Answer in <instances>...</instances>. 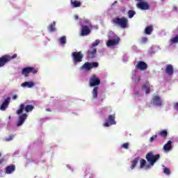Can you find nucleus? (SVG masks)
I'll use <instances>...</instances> for the list:
<instances>
[{
	"instance_id": "1",
	"label": "nucleus",
	"mask_w": 178,
	"mask_h": 178,
	"mask_svg": "<svg viewBox=\"0 0 178 178\" xmlns=\"http://www.w3.org/2000/svg\"><path fill=\"white\" fill-rule=\"evenodd\" d=\"M99 84H101V79L95 75H92L89 79V86L95 87L92 91L93 99L98 98V90H99V88L97 86H99Z\"/></svg>"
},
{
	"instance_id": "2",
	"label": "nucleus",
	"mask_w": 178,
	"mask_h": 178,
	"mask_svg": "<svg viewBox=\"0 0 178 178\" xmlns=\"http://www.w3.org/2000/svg\"><path fill=\"white\" fill-rule=\"evenodd\" d=\"M112 22L115 26H119L121 29H127L129 27V19L124 17H115L112 19Z\"/></svg>"
},
{
	"instance_id": "3",
	"label": "nucleus",
	"mask_w": 178,
	"mask_h": 178,
	"mask_svg": "<svg viewBox=\"0 0 178 178\" xmlns=\"http://www.w3.org/2000/svg\"><path fill=\"white\" fill-rule=\"evenodd\" d=\"M99 45V40H96L90 47V49L88 51V58H90V59H92L93 58H95V55L97 54V47Z\"/></svg>"
},
{
	"instance_id": "4",
	"label": "nucleus",
	"mask_w": 178,
	"mask_h": 178,
	"mask_svg": "<svg viewBox=\"0 0 178 178\" xmlns=\"http://www.w3.org/2000/svg\"><path fill=\"white\" fill-rule=\"evenodd\" d=\"M15 58H17V54H15L13 56L6 54L0 57V67H3L5 65L9 63V62H10L12 59H15Z\"/></svg>"
},
{
	"instance_id": "5",
	"label": "nucleus",
	"mask_w": 178,
	"mask_h": 178,
	"mask_svg": "<svg viewBox=\"0 0 178 178\" xmlns=\"http://www.w3.org/2000/svg\"><path fill=\"white\" fill-rule=\"evenodd\" d=\"M34 109V106L28 104L24 106V104H21L19 105V108L17 111V115H22L23 111H25L26 113L31 112Z\"/></svg>"
},
{
	"instance_id": "6",
	"label": "nucleus",
	"mask_w": 178,
	"mask_h": 178,
	"mask_svg": "<svg viewBox=\"0 0 178 178\" xmlns=\"http://www.w3.org/2000/svg\"><path fill=\"white\" fill-rule=\"evenodd\" d=\"M72 60L74 63H80V62H83V55L81 51H74L72 54Z\"/></svg>"
},
{
	"instance_id": "7",
	"label": "nucleus",
	"mask_w": 178,
	"mask_h": 178,
	"mask_svg": "<svg viewBox=\"0 0 178 178\" xmlns=\"http://www.w3.org/2000/svg\"><path fill=\"white\" fill-rule=\"evenodd\" d=\"M38 72V70L33 67H24L22 70V74L24 76V77H29V74H30V73H33V74H37Z\"/></svg>"
},
{
	"instance_id": "8",
	"label": "nucleus",
	"mask_w": 178,
	"mask_h": 178,
	"mask_svg": "<svg viewBox=\"0 0 178 178\" xmlns=\"http://www.w3.org/2000/svg\"><path fill=\"white\" fill-rule=\"evenodd\" d=\"M98 66H99V64L97 62H86L82 66V69H86V70H91V69H93V67H98Z\"/></svg>"
},
{
	"instance_id": "9",
	"label": "nucleus",
	"mask_w": 178,
	"mask_h": 178,
	"mask_svg": "<svg viewBox=\"0 0 178 178\" xmlns=\"http://www.w3.org/2000/svg\"><path fill=\"white\" fill-rule=\"evenodd\" d=\"M115 114L108 115V122L104 124V127H109V126L116 124V121H115Z\"/></svg>"
},
{
	"instance_id": "10",
	"label": "nucleus",
	"mask_w": 178,
	"mask_h": 178,
	"mask_svg": "<svg viewBox=\"0 0 178 178\" xmlns=\"http://www.w3.org/2000/svg\"><path fill=\"white\" fill-rule=\"evenodd\" d=\"M81 37H86V35H88L91 33L90 27L88 26L81 25Z\"/></svg>"
},
{
	"instance_id": "11",
	"label": "nucleus",
	"mask_w": 178,
	"mask_h": 178,
	"mask_svg": "<svg viewBox=\"0 0 178 178\" xmlns=\"http://www.w3.org/2000/svg\"><path fill=\"white\" fill-rule=\"evenodd\" d=\"M28 115L26 113H23L21 115L19 116L18 121L17 122V127H20L24 122L27 120Z\"/></svg>"
},
{
	"instance_id": "12",
	"label": "nucleus",
	"mask_w": 178,
	"mask_h": 178,
	"mask_svg": "<svg viewBox=\"0 0 178 178\" xmlns=\"http://www.w3.org/2000/svg\"><path fill=\"white\" fill-rule=\"evenodd\" d=\"M137 8L141 9L142 10H149V5L148 4V3L145 1H140L137 4Z\"/></svg>"
},
{
	"instance_id": "13",
	"label": "nucleus",
	"mask_w": 178,
	"mask_h": 178,
	"mask_svg": "<svg viewBox=\"0 0 178 178\" xmlns=\"http://www.w3.org/2000/svg\"><path fill=\"white\" fill-rule=\"evenodd\" d=\"M147 68L148 65H147V63L144 61H139L136 65V69H138V70H147Z\"/></svg>"
},
{
	"instance_id": "14",
	"label": "nucleus",
	"mask_w": 178,
	"mask_h": 178,
	"mask_svg": "<svg viewBox=\"0 0 178 178\" xmlns=\"http://www.w3.org/2000/svg\"><path fill=\"white\" fill-rule=\"evenodd\" d=\"M146 159L151 168V166H154V165H155V162L159 159V156H146Z\"/></svg>"
},
{
	"instance_id": "15",
	"label": "nucleus",
	"mask_w": 178,
	"mask_h": 178,
	"mask_svg": "<svg viewBox=\"0 0 178 178\" xmlns=\"http://www.w3.org/2000/svg\"><path fill=\"white\" fill-rule=\"evenodd\" d=\"M120 41V38H117L113 40H109L106 42L107 47H115V45H118L119 44V42Z\"/></svg>"
},
{
	"instance_id": "16",
	"label": "nucleus",
	"mask_w": 178,
	"mask_h": 178,
	"mask_svg": "<svg viewBox=\"0 0 178 178\" xmlns=\"http://www.w3.org/2000/svg\"><path fill=\"white\" fill-rule=\"evenodd\" d=\"M153 105L156 106H162V99L161 97L156 95L152 98Z\"/></svg>"
},
{
	"instance_id": "17",
	"label": "nucleus",
	"mask_w": 178,
	"mask_h": 178,
	"mask_svg": "<svg viewBox=\"0 0 178 178\" xmlns=\"http://www.w3.org/2000/svg\"><path fill=\"white\" fill-rule=\"evenodd\" d=\"M140 169H145V170H148V169H151V165L147 164V161L145 159H140Z\"/></svg>"
},
{
	"instance_id": "18",
	"label": "nucleus",
	"mask_w": 178,
	"mask_h": 178,
	"mask_svg": "<svg viewBox=\"0 0 178 178\" xmlns=\"http://www.w3.org/2000/svg\"><path fill=\"white\" fill-rule=\"evenodd\" d=\"M15 170H16V165L12 164L10 165H8L6 168L5 173L6 175H12V173H13V172H15Z\"/></svg>"
},
{
	"instance_id": "19",
	"label": "nucleus",
	"mask_w": 178,
	"mask_h": 178,
	"mask_svg": "<svg viewBox=\"0 0 178 178\" xmlns=\"http://www.w3.org/2000/svg\"><path fill=\"white\" fill-rule=\"evenodd\" d=\"M10 102V97H7L4 102L2 103L0 109L1 111H6V108L9 106V104Z\"/></svg>"
},
{
	"instance_id": "20",
	"label": "nucleus",
	"mask_w": 178,
	"mask_h": 178,
	"mask_svg": "<svg viewBox=\"0 0 178 178\" xmlns=\"http://www.w3.org/2000/svg\"><path fill=\"white\" fill-rule=\"evenodd\" d=\"M174 72L175 70H173V65L170 64L165 67V73L169 76L173 75Z\"/></svg>"
},
{
	"instance_id": "21",
	"label": "nucleus",
	"mask_w": 178,
	"mask_h": 178,
	"mask_svg": "<svg viewBox=\"0 0 178 178\" xmlns=\"http://www.w3.org/2000/svg\"><path fill=\"white\" fill-rule=\"evenodd\" d=\"M163 149H164V151H165V152H169V151H171L172 142L170 140H168V143L164 145Z\"/></svg>"
},
{
	"instance_id": "22",
	"label": "nucleus",
	"mask_w": 178,
	"mask_h": 178,
	"mask_svg": "<svg viewBox=\"0 0 178 178\" xmlns=\"http://www.w3.org/2000/svg\"><path fill=\"white\" fill-rule=\"evenodd\" d=\"M152 31H154V27L152 25L146 26L145 29V34H147V35H151V34H152Z\"/></svg>"
},
{
	"instance_id": "23",
	"label": "nucleus",
	"mask_w": 178,
	"mask_h": 178,
	"mask_svg": "<svg viewBox=\"0 0 178 178\" xmlns=\"http://www.w3.org/2000/svg\"><path fill=\"white\" fill-rule=\"evenodd\" d=\"M22 87H24V88L27 87L28 88H31L32 87H34V82H33V81L24 82L22 84Z\"/></svg>"
},
{
	"instance_id": "24",
	"label": "nucleus",
	"mask_w": 178,
	"mask_h": 178,
	"mask_svg": "<svg viewBox=\"0 0 178 178\" xmlns=\"http://www.w3.org/2000/svg\"><path fill=\"white\" fill-rule=\"evenodd\" d=\"M142 90H145V93L146 94H149L150 92V88H149V82H147L146 83H145L143 86H142Z\"/></svg>"
},
{
	"instance_id": "25",
	"label": "nucleus",
	"mask_w": 178,
	"mask_h": 178,
	"mask_svg": "<svg viewBox=\"0 0 178 178\" xmlns=\"http://www.w3.org/2000/svg\"><path fill=\"white\" fill-rule=\"evenodd\" d=\"M56 22H54L53 23L50 24L48 26V30L50 33H54L56 31V28H55Z\"/></svg>"
},
{
	"instance_id": "26",
	"label": "nucleus",
	"mask_w": 178,
	"mask_h": 178,
	"mask_svg": "<svg viewBox=\"0 0 178 178\" xmlns=\"http://www.w3.org/2000/svg\"><path fill=\"white\" fill-rule=\"evenodd\" d=\"M71 3L73 5L74 8H80V6H81V2L76 0L74 1L71 0Z\"/></svg>"
},
{
	"instance_id": "27",
	"label": "nucleus",
	"mask_w": 178,
	"mask_h": 178,
	"mask_svg": "<svg viewBox=\"0 0 178 178\" xmlns=\"http://www.w3.org/2000/svg\"><path fill=\"white\" fill-rule=\"evenodd\" d=\"M159 135L161 137H163V138H167L168 137V131L166 129H163L159 131Z\"/></svg>"
},
{
	"instance_id": "28",
	"label": "nucleus",
	"mask_w": 178,
	"mask_h": 178,
	"mask_svg": "<svg viewBox=\"0 0 178 178\" xmlns=\"http://www.w3.org/2000/svg\"><path fill=\"white\" fill-rule=\"evenodd\" d=\"M138 161H140V159L138 157L136 158L133 161L132 164L131 165V169H134L136 166H137V163H138Z\"/></svg>"
},
{
	"instance_id": "29",
	"label": "nucleus",
	"mask_w": 178,
	"mask_h": 178,
	"mask_svg": "<svg viewBox=\"0 0 178 178\" xmlns=\"http://www.w3.org/2000/svg\"><path fill=\"white\" fill-rule=\"evenodd\" d=\"M129 147H130V143L129 142L124 143L121 145V148H122V149H129Z\"/></svg>"
},
{
	"instance_id": "30",
	"label": "nucleus",
	"mask_w": 178,
	"mask_h": 178,
	"mask_svg": "<svg viewBox=\"0 0 178 178\" xmlns=\"http://www.w3.org/2000/svg\"><path fill=\"white\" fill-rule=\"evenodd\" d=\"M134 15H136V11L133 10H129L128 11V16L129 17V19H131L134 17Z\"/></svg>"
},
{
	"instance_id": "31",
	"label": "nucleus",
	"mask_w": 178,
	"mask_h": 178,
	"mask_svg": "<svg viewBox=\"0 0 178 178\" xmlns=\"http://www.w3.org/2000/svg\"><path fill=\"white\" fill-rule=\"evenodd\" d=\"M59 42L62 45H65L66 44V36H63L59 39Z\"/></svg>"
},
{
	"instance_id": "32",
	"label": "nucleus",
	"mask_w": 178,
	"mask_h": 178,
	"mask_svg": "<svg viewBox=\"0 0 178 178\" xmlns=\"http://www.w3.org/2000/svg\"><path fill=\"white\" fill-rule=\"evenodd\" d=\"M163 173H165V175H167V176H169L170 175V170L168 168H164Z\"/></svg>"
},
{
	"instance_id": "33",
	"label": "nucleus",
	"mask_w": 178,
	"mask_h": 178,
	"mask_svg": "<svg viewBox=\"0 0 178 178\" xmlns=\"http://www.w3.org/2000/svg\"><path fill=\"white\" fill-rule=\"evenodd\" d=\"M13 138H15V135H10L8 138H5V141H12V140H13Z\"/></svg>"
},
{
	"instance_id": "34",
	"label": "nucleus",
	"mask_w": 178,
	"mask_h": 178,
	"mask_svg": "<svg viewBox=\"0 0 178 178\" xmlns=\"http://www.w3.org/2000/svg\"><path fill=\"white\" fill-rule=\"evenodd\" d=\"M83 23L84 24H88V27H90V29L92 28V24H91V22H90V21L85 19L83 21Z\"/></svg>"
},
{
	"instance_id": "35",
	"label": "nucleus",
	"mask_w": 178,
	"mask_h": 178,
	"mask_svg": "<svg viewBox=\"0 0 178 178\" xmlns=\"http://www.w3.org/2000/svg\"><path fill=\"white\" fill-rule=\"evenodd\" d=\"M146 156H159V154L154 155V153L152 152H149L146 154Z\"/></svg>"
},
{
	"instance_id": "36",
	"label": "nucleus",
	"mask_w": 178,
	"mask_h": 178,
	"mask_svg": "<svg viewBox=\"0 0 178 178\" xmlns=\"http://www.w3.org/2000/svg\"><path fill=\"white\" fill-rule=\"evenodd\" d=\"M155 138H158V135L152 136L150 138V139H149V142H150V143L154 142V140H155Z\"/></svg>"
},
{
	"instance_id": "37",
	"label": "nucleus",
	"mask_w": 178,
	"mask_h": 178,
	"mask_svg": "<svg viewBox=\"0 0 178 178\" xmlns=\"http://www.w3.org/2000/svg\"><path fill=\"white\" fill-rule=\"evenodd\" d=\"M148 41V38L147 37H143L141 39V42L143 44H145V42H147Z\"/></svg>"
},
{
	"instance_id": "38",
	"label": "nucleus",
	"mask_w": 178,
	"mask_h": 178,
	"mask_svg": "<svg viewBox=\"0 0 178 178\" xmlns=\"http://www.w3.org/2000/svg\"><path fill=\"white\" fill-rule=\"evenodd\" d=\"M173 108L174 109H176L177 111H178V102H175L173 104Z\"/></svg>"
},
{
	"instance_id": "39",
	"label": "nucleus",
	"mask_w": 178,
	"mask_h": 178,
	"mask_svg": "<svg viewBox=\"0 0 178 178\" xmlns=\"http://www.w3.org/2000/svg\"><path fill=\"white\" fill-rule=\"evenodd\" d=\"M13 99H17V95H13Z\"/></svg>"
},
{
	"instance_id": "40",
	"label": "nucleus",
	"mask_w": 178,
	"mask_h": 178,
	"mask_svg": "<svg viewBox=\"0 0 178 178\" xmlns=\"http://www.w3.org/2000/svg\"><path fill=\"white\" fill-rule=\"evenodd\" d=\"M74 19H75V20H79V16L78 15H75L74 16Z\"/></svg>"
},
{
	"instance_id": "41",
	"label": "nucleus",
	"mask_w": 178,
	"mask_h": 178,
	"mask_svg": "<svg viewBox=\"0 0 178 178\" xmlns=\"http://www.w3.org/2000/svg\"><path fill=\"white\" fill-rule=\"evenodd\" d=\"M116 3H118V1H115L114 3H113V6H115V5H116Z\"/></svg>"
},
{
	"instance_id": "42",
	"label": "nucleus",
	"mask_w": 178,
	"mask_h": 178,
	"mask_svg": "<svg viewBox=\"0 0 178 178\" xmlns=\"http://www.w3.org/2000/svg\"><path fill=\"white\" fill-rule=\"evenodd\" d=\"M46 111L47 112H51V109L50 108H46Z\"/></svg>"
},
{
	"instance_id": "43",
	"label": "nucleus",
	"mask_w": 178,
	"mask_h": 178,
	"mask_svg": "<svg viewBox=\"0 0 178 178\" xmlns=\"http://www.w3.org/2000/svg\"><path fill=\"white\" fill-rule=\"evenodd\" d=\"M14 154L15 155H19V151L15 152Z\"/></svg>"
},
{
	"instance_id": "44",
	"label": "nucleus",
	"mask_w": 178,
	"mask_h": 178,
	"mask_svg": "<svg viewBox=\"0 0 178 178\" xmlns=\"http://www.w3.org/2000/svg\"><path fill=\"white\" fill-rule=\"evenodd\" d=\"M0 156H2V154L0 153Z\"/></svg>"
},
{
	"instance_id": "45",
	"label": "nucleus",
	"mask_w": 178,
	"mask_h": 178,
	"mask_svg": "<svg viewBox=\"0 0 178 178\" xmlns=\"http://www.w3.org/2000/svg\"><path fill=\"white\" fill-rule=\"evenodd\" d=\"M2 163V161H0V165Z\"/></svg>"
},
{
	"instance_id": "46",
	"label": "nucleus",
	"mask_w": 178,
	"mask_h": 178,
	"mask_svg": "<svg viewBox=\"0 0 178 178\" xmlns=\"http://www.w3.org/2000/svg\"><path fill=\"white\" fill-rule=\"evenodd\" d=\"M161 1H165V0H161Z\"/></svg>"
}]
</instances>
